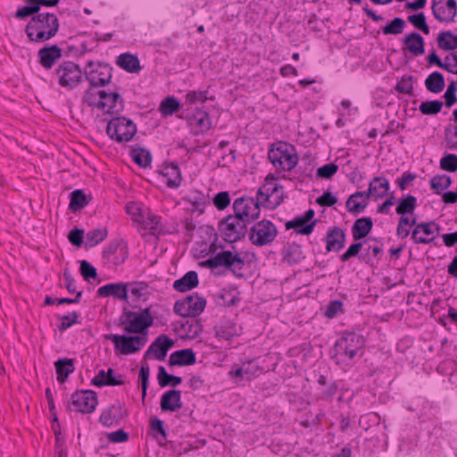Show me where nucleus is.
<instances>
[{"label":"nucleus","instance_id":"1","mask_svg":"<svg viewBox=\"0 0 457 457\" xmlns=\"http://www.w3.org/2000/svg\"><path fill=\"white\" fill-rule=\"evenodd\" d=\"M60 23L54 13L42 12L31 17L25 27L29 40L42 44L56 36Z\"/></svg>","mask_w":457,"mask_h":457},{"label":"nucleus","instance_id":"2","mask_svg":"<svg viewBox=\"0 0 457 457\" xmlns=\"http://www.w3.org/2000/svg\"><path fill=\"white\" fill-rule=\"evenodd\" d=\"M268 158L278 170L290 171L298 162V154L291 144H279L270 149Z\"/></svg>","mask_w":457,"mask_h":457},{"label":"nucleus","instance_id":"3","mask_svg":"<svg viewBox=\"0 0 457 457\" xmlns=\"http://www.w3.org/2000/svg\"><path fill=\"white\" fill-rule=\"evenodd\" d=\"M153 317L149 308L140 312L125 311L120 317V325L127 333L140 334L152 326Z\"/></svg>","mask_w":457,"mask_h":457},{"label":"nucleus","instance_id":"4","mask_svg":"<svg viewBox=\"0 0 457 457\" xmlns=\"http://www.w3.org/2000/svg\"><path fill=\"white\" fill-rule=\"evenodd\" d=\"M106 133L111 139L116 142H129L137 133V126L131 120L119 116L108 122Z\"/></svg>","mask_w":457,"mask_h":457},{"label":"nucleus","instance_id":"5","mask_svg":"<svg viewBox=\"0 0 457 457\" xmlns=\"http://www.w3.org/2000/svg\"><path fill=\"white\" fill-rule=\"evenodd\" d=\"M58 84L69 90L77 87L83 80L84 73L80 67L73 62H63L54 72Z\"/></svg>","mask_w":457,"mask_h":457},{"label":"nucleus","instance_id":"6","mask_svg":"<svg viewBox=\"0 0 457 457\" xmlns=\"http://www.w3.org/2000/svg\"><path fill=\"white\" fill-rule=\"evenodd\" d=\"M365 340L361 335L353 332H345L335 343V351L337 355L353 359L360 352L362 353Z\"/></svg>","mask_w":457,"mask_h":457},{"label":"nucleus","instance_id":"7","mask_svg":"<svg viewBox=\"0 0 457 457\" xmlns=\"http://www.w3.org/2000/svg\"><path fill=\"white\" fill-rule=\"evenodd\" d=\"M278 236L276 226L268 220L255 222L249 230L248 237L256 246H264L271 244Z\"/></svg>","mask_w":457,"mask_h":457},{"label":"nucleus","instance_id":"8","mask_svg":"<svg viewBox=\"0 0 457 457\" xmlns=\"http://www.w3.org/2000/svg\"><path fill=\"white\" fill-rule=\"evenodd\" d=\"M203 265L210 269L225 267L232 271L236 276L240 277L242 274H237V271L243 269L245 262L243 258L240 257L239 253H233L232 252L226 250L209 258L203 262Z\"/></svg>","mask_w":457,"mask_h":457},{"label":"nucleus","instance_id":"9","mask_svg":"<svg viewBox=\"0 0 457 457\" xmlns=\"http://www.w3.org/2000/svg\"><path fill=\"white\" fill-rule=\"evenodd\" d=\"M233 211L239 220L250 224L260 217L261 207L253 197L242 196L234 201Z\"/></svg>","mask_w":457,"mask_h":457},{"label":"nucleus","instance_id":"10","mask_svg":"<svg viewBox=\"0 0 457 457\" xmlns=\"http://www.w3.org/2000/svg\"><path fill=\"white\" fill-rule=\"evenodd\" d=\"M248 224L235 215H228L219 224V228L227 242L234 243L243 238L247 233Z\"/></svg>","mask_w":457,"mask_h":457},{"label":"nucleus","instance_id":"11","mask_svg":"<svg viewBox=\"0 0 457 457\" xmlns=\"http://www.w3.org/2000/svg\"><path fill=\"white\" fill-rule=\"evenodd\" d=\"M107 340H111L117 351L122 354H130L139 351L147 342V337L144 336H120L109 334L105 336Z\"/></svg>","mask_w":457,"mask_h":457},{"label":"nucleus","instance_id":"12","mask_svg":"<svg viewBox=\"0 0 457 457\" xmlns=\"http://www.w3.org/2000/svg\"><path fill=\"white\" fill-rule=\"evenodd\" d=\"M206 300L195 295L187 296L174 304V312L182 317H195L204 310Z\"/></svg>","mask_w":457,"mask_h":457},{"label":"nucleus","instance_id":"13","mask_svg":"<svg viewBox=\"0 0 457 457\" xmlns=\"http://www.w3.org/2000/svg\"><path fill=\"white\" fill-rule=\"evenodd\" d=\"M431 10L437 21L451 23L457 15V3L455 0H432Z\"/></svg>","mask_w":457,"mask_h":457},{"label":"nucleus","instance_id":"14","mask_svg":"<svg viewBox=\"0 0 457 457\" xmlns=\"http://www.w3.org/2000/svg\"><path fill=\"white\" fill-rule=\"evenodd\" d=\"M97 403V395L93 390L78 391L71 395V406L78 412L91 413Z\"/></svg>","mask_w":457,"mask_h":457},{"label":"nucleus","instance_id":"15","mask_svg":"<svg viewBox=\"0 0 457 457\" xmlns=\"http://www.w3.org/2000/svg\"><path fill=\"white\" fill-rule=\"evenodd\" d=\"M98 109L106 113H118L124 109V101L121 96L117 92H108L99 90Z\"/></svg>","mask_w":457,"mask_h":457},{"label":"nucleus","instance_id":"16","mask_svg":"<svg viewBox=\"0 0 457 457\" xmlns=\"http://www.w3.org/2000/svg\"><path fill=\"white\" fill-rule=\"evenodd\" d=\"M86 79L93 87L108 85L112 78V68L105 63H98L96 68L84 72Z\"/></svg>","mask_w":457,"mask_h":457},{"label":"nucleus","instance_id":"17","mask_svg":"<svg viewBox=\"0 0 457 457\" xmlns=\"http://www.w3.org/2000/svg\"><path fill=\"white\" fill-rule=\"evenodd\" d=\"M439 232L440 227L435 221L421 222L412 230L411 239L415 244H429L435 239L433 235H438Z\"/></svg>","mask_w":457,"mask_h":457},{"label":"nucleus","instance_id":"18","mask_svg":"<svg viewBox=\"0 0 457 457\" xmlns=\"http://www.w3.org/2000/svg\"><path fill=\"white\" fill-rule=\"evenodd\" d=\"M127 416V411L120 402H116L105 410L100 415L99 421L106 428L118 426Z\"/></svg>","mask_w":457,"mask_h":457},{"label":"nucleus","instance_id":"19","mask_svg":"<svg viewBox=\"0 0 457 457\" xmlns=\"http://www.w3.org/2000/svg\"><path fill=\"white\" fill-rule=\"evenodd\" d=\"M174 345L172 339L168 337L166 335L159 336L148 347L145 353V358H149L151 354L159 361L164 360L167 355V352Z\"/></svg>","mask_w":457,"mask_h":457},{"label":"nucleus","instance_id":"20","mask_svg":"<svg viewBox=\"0 0 457 457\" xmlns=\"http://www.w3.org/2000/svg\"><path fill=\"white\" fill-rule=\"evenodd\" d=\"M345 231L339 227H333L328 229L325 241L327 252H339L345 245Z\"/></svg>","mask_w":457,"mask_h":457},{"label":"nucleus","instance_id":"21","mask_svg":"<svg viewBox=\"0 0 457 457\" xmlns=\"http://www.w3.org/2000/svg\"><path fill=\"white\" fill-rule=\"evenodd\" d=\"M62 49L57 45L44 46L37 52L39 63L46 70H50L62 57Z\"/></svg>","mask_w":457,"mask_h":457},{"label":"nucleus","instance_id":"22","mask_svg":"<svg viewBox=\"0 0 457 457\" xmlns=\"http://www.w3.org/2000/svg\"><path fill=\"white\" fill-rule=\"evenodd\" d=\"M215 335L218 338L226 341L238 337L242 333V328L231 320H222L215 328Z\"/></svg>","mask_w":457,"mask_h":457},{"label":"nucleus","instance_id":"23","mask_svg":"<svg viewBox=\"0 0 457 457\" xmlns=\"http://www.w3.org/2000/svg\"><path fill=\"white\" fill-rule=\"evenodd\" d=\"M99 297L113 296L120 300H128V285L125 283H110L97 289Z\"/></svg>","mask_w":457,"mask_h":457},{"label":"nucleus","instance_id":"24","mask_svg":"<svg viewBox=\"0 0 457 457\" xmlns=\"http://www.w3.org/2000/svg\"><path fill=\"white\" fill-rule=\"evenodd\" d=\"M160 406L162 411H177L182 406L181 393L179 390L166 391L161 397Z\"/></svg>","mask_w":457,"mask_h":457},{"label":"nucleus","instance_id":"25","mask_svg":"<svg viewBox=\"0 0 457 457\" xmlns=\"http://www.w3.org/2000/svg\"><path fill=\"white\" fill-rule=\"evenodd\" d=\"M403 50L409 51L414 56L421 55L425 53V42L423 37L417 32L408 34L403 38Z\"/></svg>","mask_w":457,"mask_h":457},{"label":"nucleus","instance_id":"26","mask_svg":"<svg viewBox=\"0 0 457 457\" xmlns=\"http://www.w3.org/2000/svg\"><path fill=\"white\" fill-rule=\"evenodd\" d=\"M195 353L192 349H182L172 353L169 359L170 366H187L195 364Z\"/></svg>","mask_w":457,"mask_h":457},{"label":"nucleus","instance_id":"27","mask_svg":"<svg viewBox=\"0 0 457 457\" xmlns=\"http://www.w3.org/2000/svg\"><path fill=\"white\" fill-rule=\"evenodd\" d=\"M373 221L370 217L357 219L353 227L352 234L354 240H360L365 237L372 229Z\"/></svg>","mask_w":457,"mask_h":457},{"label":"nucleus","instance_id":"28","mask_svg":"<svg viewBox=\"0 0 457 457\" xmlns=\"http://www.w3.org/2000/svg\"><path fill=\"white\" fill-rule=\"evenodd\" d=\"M116 64L130 73H137L141 70L138 58L129 53L120 54L117 58Z\"/></svg>","mask_w":457,"mask_h":457},{"label":"nucleus","instance_id":"29","mask_svg":"<svg viewBox=\"0 0 457 457\" xmlns=\"http://www.w3.org/2000/svg\"><path fill=\"white\" fill-rule=\"evenodd\" d=\"M198 275L195 271L190 270L182 278L177 279L173 283V287L179 292H186L193 289L198 285Z\"/></svg>","mask_w":457,"mask_h":457},{"label":"nucleus","instance_id":"30","mask_svg":"<svg viewBox=\"0 0 457 457\" xmlns=\"http://www.w3.org/2000/svg\"><path fill=\"white\" fill-rule=\"evenodd\" d=\"M164 178H166V185L170 188H177L180 186L182 176L178 165L170 163L163 168L162 171Z\"/></svg>","mask_w":457,"mask_h":457},{"label":"nucleus","instance_id":"31","mask_svg":"<svg viewBox=\"0 0 457 457\" xmlns=\"http://www.w3.org/2000/svg\"><path fill=\"white\" fill-rule=\"evenodd\" d=\"M283 261L290 265H294L301 262L304 256L302 247L295 244H287L282 250Z\"/></svg>","mask_w":457,"mask_h":457},{"label":"nucleus","instance_id":"32","mask_svg":"<svg viewBox=\"0 0 457 457\" xmlns=\"http://www.w3.org/2000/svg\"><path fill=\"white\" fill-rule=\"evenodd\" d=\"M316 225V220L307 223L301 216L286 223L287 229L294 228L296 234L310 235Z\"/></svg>","mask_w":457,"mask_h":457},{"label":"nucleus","instance_id":"33","mask_svg":"<svg viewBox=\"0 0 457 457\" xmlns=\"http://www.w3.org/2000/svg\"><path fill=\"white\" fill-rule=\"evenodd\" d=\"M371 191L373 192V197L378 200L387 195L390 188V184L387 179L385 177H375L370 182Z\"/></svg>","mask_w":457,"mask_h":457},{"label":"nucleus","instance_id":"34","mask_svg":"<svg viewBox=\"0 0 457 457\" xmlns=\"http://www.w3.org/2000/svg\"><path fill=\"white\" fill-rule=\"evenodd\" d=\"M437 46L445 51H453L457 49V35L451 30L441 31L436 38Z\"/></svg>","mask_w":457,"mask_h":457},{"label":"nucleus","instance_id":"35","mask_svg":"<svg viewBox=\"0 0 457 457\" xmlns=\"http://www.w3.org/2000/svg\"><path fill=\"white\" fill-rule=\"evenodd\" d=\"M54 366L57 373V380L60 383H63L67 379L68 376L75 370L74 361L68 358L58 360L55 361Z\"/></svg>","mask_w":457,"mask_h":457},{"label":"nucleus","instance_id":"36","mask_svg":"<svg viewBox=\"0 0 457 457\" xmlns=\"http://www.w3.org/2000/svg\"><path fill=\"white\" fill-rule=\"evenodd\" d=\"M426 88L434 94H438L443 91L445 83V78L439 71H434L425 80Z\"/></svg>","mask_w":457,"mask_h":457},{"label":"nucleus","instance_id":"37","mask_svg":"<svg viewBox=\"0 0 457 457\" xmlns=\"http://www.w3.org/2000/svg\"><path fill=\"white\" fill-rule=\"evenodd\" d=\"M417 207V198L413 195H406L397 200L395 212L397 214L412 215Z\"/></svg>","mask_w":457,"mask_h":457},{"label":"nucleus","instance_id":"38","mask_svg":"<svg viewBox=\"0 0 457 457\" xmlns=\"http://www.w3.org/2000/svg\"><path fill=\"white\" fill-rule=\"evenodd\" d=\"M157 378L161 387H165L168 386H176L182 382V378L180 377L167 373L163 366L159 367Z\"/></svg>","mask_w":457,"mask_h":457},{"label":"nucleus","instance_id":"39","mask_svg":"<svg viewBox=\"0 0 457 457\" xmlns=\"http://www.w3.org/2000/svg\"><path fill=\"white\" fill-rule=\"evenodd\" d=\"M130 156L137 165L143 168L150 166L152 162V155L150 152L144 148L132 149Z\"/></svg>","mask_w":457,"mask_h":457},{"label":"nucleus","instance_id":"40","mask_svg":"<svg viewBox=\"0 0 457 457\" xmlns=\"http://www.w3.org/2000/svg\"><path fill=\"white\" fill-rule=\"evenodd\" d=\"M368 204L361 198L352 194L346 200L345 208L353 215H358L364 212Z\"/></svg>","mask_w":457,"mask_h":457},{"label":"nucleus","instance_id":"41","mask_svg":"<svg viewBox=\"0 0 457 457\" xmlns=\"http://www.w3.org/2000/svg\"><path fill=\"white\" fill-rule=\"evenodd\" d=\"M270 198L271 195H270V187H267V185H263L258 189L257 195L254 200L259 201V206L263 204L266 208H275L280 204V200L271 202Z\"/></svg>","mask_w":457,"mask_h":457},{"label":"nucleus","instance_id":"42","mask_svg":"<svg viewBox=\"0 0 457 457\" xmlns=\"http://www.w3.org/2000/svg\"><path fill=\"white\" fill-rule=\"evenodd\" d=\"M430 187L436 193L441 194L444 189L448 188L452 184V179L448 175H436L430 179Z\"/></svg>","mask_w":457,"mask_h":457},{"label":"nucleus","instance_id":"43","mask_svg":"<svg viewBox=\"0 0 457 457\" xmlns=\"http://www.w3.org/2000/svg\"><path fill=\"white\" fill-rule=\"evenodd\" d=\"M87 204L86 195L81 190H75L71 194L69 208L73 212L83 209Z\"/></svg>","mask_w":457,"mask_h":457},{"label":"nucleus","instance_id":"44","mask_svg":"<svg viewBox=\"0 0 457 457\" xmlns=\"http://www.w3.org/2000/svg\"><path fill=\"white\" fill-rule=\"evenodd\" d=\"M129 287L134 300H145L149 294L148 285L145 282H132Z\"/></svg>","mask_w":457,"mask_h":457},{"label":"nucleus","instance_id":"45","mask_svg":"<svg viewBox=\"0 0 457 457\" xmlns=\"http://www.w3.org/2000/svg\"><path fill=\"white\" fill-rule=\"evenodd\" d=\"M442 107V101L432 100L422 102L419 107V110L424 115H436L441 112Z\"/></svg>","mask_w":457,"mask_h":457},{"label":"nucleus","instance_id":"46","mask_svg":"<svg viewBox=\"0 0 457 457\" xmlns=\"http://www.w3.org/2000/svg\"><path fill=\"white\" fill-rule=\"evenodd\" d=\"M107 235H108V232H107L106 228L92 229L87 233L86 244L88 246L93 247V246L96 245L97 244L103 242L107 237Z\"/></svg>","mask_w":457,"mask_h":457},{"label":"nucleus","instance_id":"47","mask_svg":"<svg viewBox=\"0 0 457 457\" xmlns=\"http://www.w3.org/2000/svg\"><path fill=\"white\" fill-rule=\"evenodd\" d=\"M179 101L175 97L170 96L161 103L159 110L163 116H169L179 111Z\"/></svg>","mask_w":457,"mask_h":457},{"label":"nucleus","instance_id":"48","mask_svg":"<svg viewBox=\"0 0 457 457\" xmlns=\"http://www.w3.org/2000/svg\"><path fill=\"white\" fill-rule=\"evenodd\" d=\"M405 21L402 18H395L390 23L384 26L381 29L385 35H398L403 31Z\"/></svg>","mask_w":457,"mask_h":457},{"label":"nucleus","instance_id":"49","mask_svg":"<svg viewBox=\"0 0 457 457\" xmlns=\"http://www.w3.org/2000/svg\"><path fill=\"white\" fill-rule=\"evenodd\" d=\"M26 3L29 4L26 6H22L16 11V12L14 14V17L16 19L25 20L26 18H28L29 16L32 17L37 13H40L38 5H37L34 2H26Z\"/></svg>","mask_w":457,"mask_h":457},{"label":"nucleus","instance_id":"50","mask_svg":"<svg viewBox=\"0 0 457 457\" xmlns=\"http://www.w3.org/2000/svg\"><path fill=\"white\" fill-rule=\"evenodd\" d=\"M408 21L418 29L421 30L424 34L428 35L430 30L427 24L426 17L423 12L410 15Z\"/></svg>","mask_w":457,"mask_h":457},{"label":"nucleus","instance_id":"51","mask_svg":"<svg viewBox=\"0 0 457 457\" xmlns=\"http://www.w3.org/2000/svg\"><path fill=\"white\" fill-rule=\"evenodd\" d=\"M106 377L107 371L101 370L98 371L96 376L92 379L91 384L97 387H103L105 386H121L124 384V381H105Z\"/></svg>","mask_w":457,"mask_h":457},{"label":"nucleus","instance_id":"52","mask_svg":"<svg viewBox=\"0 0 457 457\" xmlns=\"http://www.w3.org/2000/svg\"><path fill=\"white\" fill-rule=\"evenodd\" d=\"M395 90L401 94L411 95L413 92V77H403L396 84Z\"/></svg>","mask_w":457,"mask_h":457},{"label":"nucleus","instance_id":"53","mask_svg":"<svg viewBox=\"0 0 457 457\" xmlns=\"http://www.w3.org/2000/svg\"><path fill=\"white\" fill-rule=\"evenodd\" d=\"M59 320L60 323L58 325V329L62 332L79 322V313L72 312L68 315L59 317Z\"/></svg>","mask_w":457,"mask_h":457},{"label":"nucleus","instance_id":"54","mask_svg":"<svg viewBox=\"0 0 457 457\" xmlns=\"http://www.w3.org/2000/svg\"><path fill=\"white\" fill-rule=\"evenodd\" d=\"M199 117H195L197 128L196 133L204 134L207 132L212 127L210 115L207 112H199Z\"/></svg>","mask_w":457,"mask_h":457},{"label":"nucleus","instance_id":"55","mask_svg":"<svg viewBox=\"0 0 457 457\" xmlns=\"http://www.w3.org/2000/svg\"><path fill=\"white\" fill-rule=\"evenodd\" d=\"M440 168L449 172L457 170V155L447 154L440 160Z\"/></svg>","mask_w":457,"mask_h":457},{"label":"nucleus","instance_id":"56","mask_svg":"<svg viewBox=\"0 0 457 457\" xmlns=\"http://www.w3.org/2000/svg\"><path fill=\"white\" fill-rule=\"evenodd\" d=\"M342 312H344L343 303L339 300H333L328 304L324 315L328 319H333Z\"/></svg>","mask_w":457,"mask_h":457},{"label":"nucleus","instance_id":"57","mask_svg":"<svg viewBox=\"0 0 457 457\" xmlns=\"http://www.w3.org/2000/svg\"><path fill=\"white\" fill-rule=\"evenodd\" d=\"M401 217L399 219L396 235L400 238H406L410 235V230L406 228L407 226H410L411 218L408 216L409 214H400Z\"/></svg>","mask_w":457,"mask_h":457},{"label":"nucleus","instance_id":"58","mask_svg":"<svg viewBox=\"0 0 457 457\" xmlns=\"http://www.w3.org/2000/svg\"><path fill=\"white\" fill-rule=\"evenodd\" d=\"M79 271L83 278L87 281L97 277L96 269L85 260L80 262Z\"/></svg>","mask_w":457,"mask_h":457},{"label":"nucleus","instance_id":"59","mask_svg":"<svg viewBox=\"0 0 457 457\" xmlns=\"http://www.w3.org/2000/svg\"><path fill=\"white\" fill-rule=\"evenodd\" d=\"M212 202L218 210L226 209L230 204V196H229L228 192L222 191V192L218 193L213 197Z\"/></svg>","mask_w":457,"mask_h":457},{"label":"nucleus","instance_id":"60","mask_svg":"<svg viewBox=\"0 0 457 457\" xmlns=\"http://www.w3.org/2000/svg\"><path fill=\"white\" fill-rule=\"evenodd\" d=\"M338 170V166L335 163H328L320 167L317 170V176L322 179L332 178Z\"/></svg>","mask_w":457,"mask_h":457},{"label":"nucleus","instance_id":"61","mask_svg":"<svg viewBox=\"0 0 457 457\" xmlns=\"http://www.w3.org/2000/svg\"><path fill=\"white\" fill-rule=\"evenodd\" d=\"M207 94V91H189L185 96L186 102L190 104L204 103L208 99Z\"/></svg>","mask_w":457,"mask_h":457},{"label":"nucleus","instance_id":"62","mask_svg":"<svg viewBox=\"0 0 457 457\" xmlns=\"http://www.w3.org/2000/svg\"><path fill=\"white\" fill-rule=\"evenodd\" d=\"M363 244L361 242L352 244L348 249L340 256V260L343 262H347L352 257L357 256L362 248Z\"/></svg>","mask_w":457,"mask_h":457},{"label":"nucleus","instance_id":"63","mask_svg":"<svg viewBox=\"0 0 457 457\" xmlns=\"http://www.w3.org/2000/svg\"><path fill=\"white\" fill-rule=\"evenodd\" d=\"M150 375V369L148 364H143L139 370V378L142 383V398L145 399L146 395V389L148 386V380Z\"/></svg>","mask_w":457,"mask_h":457},{"label":"nucleus","instance_id":"64","mask_svg":"<svg viewBox=\"0 0 457 457\" xmlns=\"http://www.w3.org/2000/svg\"><path fill=\"white\" fill-rule=\"evenodd\" d=\"M188 202L194 206L195 210L198 211L200 213L204 212V208L206 204V197L203 194H198L195 195H191L187 198Z\"/></svg>","mask_w":457,"mask_h":457}]
</instances>
